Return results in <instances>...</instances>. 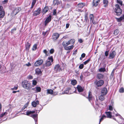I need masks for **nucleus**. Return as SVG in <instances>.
Returning a JSON list of instances; mask_svg holds the SVG:
<instances>
[{
    "mask_svg": "<svg viewBox=\"0 0 124 124\" xmlns=\"http://www.w3.org/2000/svg\"><path fill=\"white\" fill-rule=\"evenodd\" d=\"M22 87L24 89L29 90L32 88V85L30 82L27 80H24L23 81L22 83Z\"/></svg>",
    "mask_w": 124,
    "mask_h": 124,
    "instance_id": "1",
    "label": "nucleus"
},
{
    "mask_svg": "<svg viewBox=\"0 0 124 124\" xmlns=\"http://www.w3.org/2000/svg\"><path fill=\"white\" fill-rule=\"evenodd\" d=\"M115 6L116 8L115 11L116 13V14L117 16H119L122 14V11L119 5L116 4Z\"/></svg>",
    "mask_w": 124,
    "mask_h": 124,
    "instance_id": "2",
    "label": "nucleus"
},
{
    "mask_svg": "<svg viewBox=\"0 0 124 124\" xmlns=\"http://www.w3.org/2000/svg\"><path fill=\"white\" fill-rule=\"evenodd\" d=\"M53 61V59L52 56L48 57L47 58V60L46 61L45 64L46 67L49 66L51 65V62Z\"/></svg>",
    "mask_w": 124,
    "mask_h": 124,
    "instance_id": "3",
    "label": "nucleus"
},
{
    "mask_svg": "<svg viewBox=\"0 0 124 124\" xmlns=\"http://www.w3.org/2000/svg\"><path fill=\"white\" fill-rule=\"evenodd\" d=\"M116 54V53L115 51H111L110 52L109 54L108 58L110 59H113L115 57Z\"/></svg>",
    "mask_w": 124,
    "mask_h": 124,
    "instance_id": "4",
    "label": "nucleus"
},
{
    "mask_svg": "<svg viewBox=\"0 0 124 124\" xmlns=\"http://www.w3.org/2000/svg\"><path fill=\"white\" fill-rule=\"evenodd\" d=\"M104 81L102 80L96 81L95 82V83L98 87H100L102 86L104 84Z\"/></svg>",
    "mask_w": 124,
    "mask_h": 124,
    "instance_id": "5",
    "label": "nucleus"
},
{
    "mask_svg": "<svg viewBox=\"0 0 124 124\" xmlns=\"http://www.w3.org/2000/svg\"><path fill=\"white\" fill-rule=\"evenodd\" d=\"M43 62V61L42 59L37 60L34 63V66L36 67L38 66L41 65Z\"/></svg>",
    "mask_w": 124,
    "mask_h": 124,
    "instance_id": "6",
    "label": "nucleus"
},
{
    "mask_svg": "<svg viewBox=\"0 0 124 124\" xmlns=\"http://www.w3.org/2000/svg\"><path fill=\"white\" fill-rule=\"evenodd\" d=\"M51 16L50 15L46 18L44 22L45 26H46L47 24L51 21Z\"/></svg>",
    "mask_w": 124,
    "mask_h": 124,
    "instance_id": "7",
    "label": "nucleus"
},
{
    "mask_svg": "<svg viewBox=\"0 0 124 124\" xmlns=\"http://www.w3.org/2000/svg\"><path fill=\"white\" fill-rule=\"evenodd\" d=\"M32 90L35 91V93H38L40 92L41 89L39 87L36 86L35 88H32Z\"/></svg>",
    "mask_w": 124,
    "mask_h": 124,
    "instance_id": "8",
    "label": "nucleus"
},
{
    "mask_svg": "<svg viewBox=\"0 0 124 124\" xmlns=\"http://www.w3.org/2000/svg\"><path fill=\"white\" fill-rule=\"evenodd\" d=\"M41 10V8H39L37 10L34 12L33 13V15L34 16H36L39 15L40 13Z\"/></svg>",
    "mask_w": 124,
    "mask_h": 124,
    "instance_id": "9",
    "label": "nucleus"
},
{
    "mask_svg": "<svg viewBox=\"0 0 124 124\" xmlns=\"http://www.w3.org/2000/svg\"><path fill=\"white\" fill-rule=\"evenodd\" d=\"M60 35L57 33H54L53 35V39L54 40H55L57 39L59 37Z\"/></svg>",
    "mask_w": 124,
    "mask_h": 124,
    "instance_id": "10",
    "label": "nucleus"
},
{
    "mask_svg": "<svg viewBox=\"0 0 124 124\" xmlns=\"http://www.w3.org/2000/svg\"><path fill=\"white\" fill-rule=\"evenodd\" d=\"M108 92V91L107 88H103L101 91V94H103L104 95H105Z\"/></svg>",
    "mask_w": 124,
    "mask_h": 124,
    "instance_id": "11",
    "label": "nucleus"
},
{
    "mask_svg": "<svg viewBox=\"0 0 124 124\" xmlns=\"http://www.w3.org/2000/svg\"><path fill=\"white\" fill-rule=\"evenodd\" d=\"M37 114H34V115H31V116L32 117L34 120L35 121V122L36 124H38L37 123H36V122L37 121Z\"/></svg>",
    "mask_w": 124,
    "mask_h": 124,
    "instance_id": "12",
    "label": "nucleus"
},
{
    "mask_svg": "<svg viewBox=\"0 0 124 124\" xmlns=\"http://www.w3.org/2000/svg\"><path fill=\"white\" fill-rule=\"evenodd\" d=\"M100 0H93V5L94 6H96L99 4Z\"/></svg>",
    "mask_w": 124,
    "mask_h": 124,
    "instance_id": "13",
    "label": "nucleus"
},
{
    "mask_svg": "<svg viewBox=\"0 0 124 124\" xmlns=\"http://www.w3.org/2000/svg\"><path fill=\"white\" fill-rule=\"evenodd\" d=\"M39 104V102L38 100L36 101H33L31 103L32 106L34 107H36L37 105Z\"/></svg>",
    "mask_w": 124,
    "mask_h": 124,
    "instance_id": "14",
    "label": "nucleus"
},
{
    "mask_svg": "<svg viewBox=\"0 0 124 124\" xmlns=\"http://www.w3.org/2000/svg\"><path fill=\"white\" fill-rule=\"evenodd\" d=\"M69 42H70L69 41L67 42L64 41L62 43V45L64 47H66L67 46L70 44Z\"/></svg>",
    "mask_w": 124,
    "mask_h": 124,
    "instance_id": "15",
    "label": "nucleus"
},
{
    "mask_svg": "<svg viewBox=\"0 0 124 124\" xmlns=\"http://www.w3.org/2000/svg\"><path fill=\"white\" fill-rule=\"evenodd\" d=\"M55 70L56 71H59L61 69V68L60 65L59 64H57L54 67Z\"/></svg>",
    "mask_w": 124,
    "mask_h": 124,
    "instance_id": "16",
    "label": "nucleus"
},
{
    "mask_svg": "<svg viewBox=\"0 0 124 124\" xmlns=\"http://www.w3.org/2000/svg\"><path fill=\"white\" fill-rule=\"evenodd\" d=\"M31 46V44L28 42H27L25 44V48L26 50H28L29 49Z\"/></svg>",
    "mask_w": 124,
    "mask_h": 124,
    "instance_id": "17",
    "label": "nucleus"
},
{
    "mask_svg": "<svg viewBox=\"0 0 124 124\" xmlns=\"http://www.w3.org/2000/svg\"><path fill=\"white\" fill-rule=\"evenodd\" d=\"M105 114L107 118H111L112 117L111 112H106Z\"/></svg>",
    "mask_w": 124,
    "mask_h": 124,
    "instance_id": "18",
    "label": "nucleus"
},
{
    "mask_svg": "<svg viewBox=\"0 0 124 124\" xmlns=\"http://www.w3.org/2000/svg\"><path fill=\"white\" fill-rule=\"evenodd\" d=\"M77 89L78 92H82L83 90V89L80 85H78L77 87Z\"/></svg>",
    "mask_w": 124,
    "mask_h": 124,
    "instance_id": "19",
    "label": "nucleus"
},
{
    "mask_svg": "<svg viewBox=\"0 0 124 124\" xmlns=\"http://www.w3.org/2000/svg\"><path fill=\"white\" fill-rule=\"evenodd\" d=\"M35 112V111H31L28 110L27 111L26 114L25 115L27 116H29V115L32 114Z\"/></svg>",
    "mask_w": 124,
    "mask_h": 124,
    "instance_id": "20",
    "label": "nucleus"
},
{
    "mask_svg": "<svg viewBox=\"0 0 124 124\" xmlns=\"http://www.w3.org/2000/svg\"><path fill=\"white\" fill-rule=\"evenodd\" d=\"M103 3L104 4V7H106L108 3V1L107 0H103Z\"/></svg>",
    "mask_w": 124,
    "mask_h": 124,
    "instance_id": "21",
    "label": "nucleus"
},
{
    "mask_svg": "<svg viewBox=\"0 0 124 124\" xmlns=\"http://www.w3.org/2000/svg\"><path fill=\"white\" fill-rule=\"evenodd\" d=\"M73 47L74 46L73 45L70 46L65 47H64V48L66 50H69L71 49H72Z\"/></svg>",
    "mask_w": 124,
    "mask_h": 124,
    "instance_id": "22",
    "label": "nucleus"
},
{
    "mask_svg": "<svg viewBox=\"0 0 124 124\" xmlns=\"http://www.w3.org/2000/svg\"><path fill=\"white\" fill-rule=\"evenodd\" d=\"M5 15V12L3 11H2L0 14V18H2Z\"/></svg>",
    "mask_w": 124,
    "mask_h": 124,
    "instance_id": "23",
    "label": "nucleus"
},
{
    "mask_svg": "<svg viewBox=\"0 0 124 124\" xmlns=\"http://www.w3.org/2000/svg\"><path fill=\"white\" fill-rule=\"evenodd\" d=\"M47 94H52L53 93V91L51 89H47Z\"/></svg>",
    "mask_w": 124,
    "mask_h": 124,
    "instance_id": "24",
    "label": "nucleus"
},
{
    "mask_svg": "<svg viewBox=\"0 0 124 124\" xmlns=\"http://www.w3.org/2000/svg\"><path fill=\"white\" fill-rule=\"evenodd\" d=\"M36 73L37 74H40L41 72L39 68H38L35 70Z\"/></svg>",
    "mask_w": 124,
    "mask_h": 124,
    "instance_id": "25",
    "label": "nucleus"
},
{
    "mask_svg": "<svg viewBox=\"0 0 124 124\" xmlns=\"http://www.w3.org/2000/svg\"><path fill=\"white\" fill-rule=\"evenodd\" d=\"M70 89V88H67L66 90L64 92V93L63 94H70V93L69 92V91Z\"/></svg>",
    "mask_w": 124,
    "mask_h": 124,
    "instance_id": "26",
    "label": "nucleus"
},
{
    "mask_svg": "<svg viewBox=\"0 0 124 124\" xmlns=\"http://www.w3.org/2000/svg\"><path fill=\"white\" fill-rule=\"evenodd\" d=\"M48 8L47 7H46L44 8L43 10V12L44 13H45L48 11Z\"/></svg>",
    "mask_w": 124,
    "mask_h": 124,
    "instance_id": "27",
    "label": "nucleus"
},
{
    "mask_svg": "<svg viewBox=\"0 0 124 124\" xmlns=\"http://www.w3.org/2000/svg\"><path fill=\"white\" fill-rule=\"evenodd\" d=\"M123 20H124V14L123 16H121L117 19V21L118 22H120Z\"/></svg>",
    "mask_w": 124,
    "mask_h": 124,
    "instance_id": "28",
    "label": "nucleus"
},
{
    "mask_svg": "<svg viewBox=\"0 0 124 124\" xmlns=\"http://www.w3.org/2000/svg\"><path fill=\"white\" fill-rule=\"evenodd\" d=\"M103 94H101V95L100 96L99 99L100 100L102 101L104 100V96Z\"/></svg>",
    "mask_w": 124,
    "mask_h": 124,
    "instance_id": "29",
    "label": "nucleus"
},
{
    "mask_svg": "<svg viewBox=\"0 0 124 124\" xmlns=\"http://www.w3.org/2000/svg\"><path fill=\"white\" fill-rule=\"evenodd\" d=\"M97 78L99 79H101L103 77V75L101 74H98L97 75Z\"/></svg>",
    "mask_w": 124,
    "mask_h": 124,
    "instance_id": "30",
    "label": "nucleus"
},
{
    "mask_svg": "<svg viewBox=\"0 0 124 124\" xmlns=\"http://www.w3.org/2000/svg\"><path fill=\"white\" fill-rule=\"evenodd\" d=\"M92 97V95L90 91H89L88 93V98L90 101V100H91Z\"/></svg>",
    "mask_w": 124,
    "mask_h": 124,
    "instance_id": "31",
    "label": "nucleus"
},
{
    "mask_svg": "<svg viewBox=\"0 0 124 124\" xmlns=\"http://www.w3.org/2000/svg\"><path fill=\"white\" fill-rule=\"evenodd\" d=\"M37 45L36 44H34L33 45V47L32 48V50L33 51L37 49Z\"/></svg>",
    "mask_w": 124,
    "mask_h": 124,
    "instance_id": "32",
    "label": "nucleus"
},
{
    "mask_svg": "<svg viewBox=\"0 0 124 124\" xmlns=\"http://www.w3.org/2000/svg\"><path fill=\"white\" fill-rule=\"evenodd\" d=\"M78 7L80 8H82L84 6V4L82 3H80L78 4Z\"/></svg>",
    "mask_w": 124,
    "mask_h": 124,
    "instance_id": "33",
    "label": "nucleus"
},
{
    "mask_svg": "<svg viewBox=\"0 0 124 124\" xmlns=\"http://www.w3.org/2000/svg\"><path fill=\"white\" fill-rule=\"evenodd\" d=\"M106 116L105 115H103L101 117V118L100 120L99 124H100L101 122L103 119L104 118L106 117Z\"/></svg>",
    "mask_w": 124,
    "mask_h": 124,
    "instance_id": "34",
    "label": "nucleus"
},
{
    "mask_svg": "<svg viewBox=\"0 0 124 124\" xmlns=\"http://www.w3.org/2000/svg\"><path fill=\"white\" fill-rule=\"evenodd\" d=\"M119 32V31L118 30L116 29L114 32V34L115 35H117Z\"/></svg>",
    "mask_w": 124,
    "mask_h": 124,
    "instance_id": "35",
    "label": "nucleus"
},
{
    "mask_svg": "<svg viewBox=\"0 0 124 124\" xmlns=\"http://www.w3.org/2000/svg\"><path fill=\"white\" fill-rule=\"evenodd\" d=\"M99 72H104L106 70L105 68H101L99 70Z\"/></svg>",
    "mask_w": 124,
    "mask_h": 124,
    "instance_id": "36",
    "label": "nucleus"
},
{
    "mask_svg": "<svg viewBox=\"0 0 124 124\" xmlns=\"http://www.w3.org/2000/svg\"><path fill=\"white\" fill-rule=\"evenodd\" d=\"M37 84V82L35 80H33L32 83V86L34 87V86L36 85Z\"/></svg>",
    "mask_w": 124,
    "mask_h": 124,
    "instance_id": "37",
    "label": "nucleus"
},
{
    "mask_svg": "<svg viewBox=\"0 0 124 124\" xmlns=\"http://www.w3.org/2000/svg\"><path fill=\"white\" fill-rule=\"evenodd\" d=\"M68 41L70 42V44H73L75 42V40L74 39H71Z\"/></svg>",
    "mask_w": 124,
    "mask_h": 124,
    "instance_id": "38",
    "label": "nucleus"
},
{
    "mask_svg": "<svg viewBox=\"0 0 124 124\" xmlns=\"http://www.w3.org/2000/svg\"><path fill=\"white\" fill-rule=\"evenodd\" d=\"M43 53L45 54L46 55V56H49V54L47 52L46 49H44L43 51Z\"/></svg>",
    "mask_w": 124,
    "mask_h": 124,
    "instance_id": "39",
    "label": "nucleus"
},
{
    "mask_svg": "<svg viewBox=\"0 0 124 124\" xmlns=\"http://www.w3.org/2000/svg\"><path fill=\"white\" fill-rule=\"evenodd\" d=\"M109 54V51H106L105 52V56L106 57H107L108 56V55Z\"/></svg>",
    "mask_w": 124,
    "mask_h": 124,
    "instance_id": "40",
    "label": "nucleus"
},
{
    "mask_svg": "<svg viewBox=\"0 0 124 124\" xmlns=\"http://www.w3.org/2000/svg\"><path fill=\"white\" fill-rule=\"evenodd\" d=\"M90 21L94 19V16L93 14H91L90 16Z\"/></svg>",
    "mask_w": 124,
    "mask_h": 124,
    "instance_id": "41",
    "label": "nucleus"
},
{
    "mask_svg": "<svg viewBox=\"0 0 124 124\" xmlns=\"http://www.w3.org/2000/svg\"><path fill=\"white\" fill-rule=\"evenodd\" d=\"M90 59H89L86 61L84 62L83 63L84 64L86 65L89 62V61H90Z\"/></svg>",
    "mask_w": 124,
    "mask_h": 124,
    "instance_id": "42",
    "label": "nucleus"
},
{
    "mask_svg": "<svg viewBox=\"0 0 124 124\" xmlns=\"http://www.w3.org/2000/svg\"><path fill=\"white\" fill-rule=\"evenodd\" d=\"M119 92L120 93H123L124 92V89L123 87H121L119 90Z\"/></svg>",
    "mask_w": 124,
    "mask_h": 124,
    "instance_id": "43",
    "label": "nucleus"
},
{
    "mask_svg": "<svg viewBox=\"0 0 124 124\" xmlns=\"http://www.w3.org/2000/svg\"><path fill=\"white\" fill-rule=\"evenodd\" d=\"M115 70V69H114L113 70H112V71L111 72V75L110 76V77L111 78H112V77H113V76L114 75V73Z\"/></svg>",
    "mask_w": 124,
    "mask_h": 124,
    "instance_id": "44",
    "label": "nucleus"
},
{
    "mask_svg": "<svg viewBox=\"0 0 124 124\" xmlns=\"http://www.w3.org/2000/svg\"><path fill=\"white\" fill-rule=\"evenodd\" d=\"M116 1L117 3L121 5H122V1L120 0H117Z\"/></svg>",
    "mask_w": 124,
    "mask_h": 124,
    "instance_id": "45",
    "label": "nucleus"
},
{
    "mask_svg": "<svg viewBox=\"0 0 124 124\" xmlns=\"http://www.w3.org/2000/svg\"><path fill=\"white\" fill-rule=\"evenodd\" d=\"M84 67V65L83 64H80L79 66V68L80 69H82Z\"/></svg>",
    "mask_w": 124,
    "mask_h": 124,
    "instance_id": "46",
    "label": "nucleus"
},
{
    "mask_svg": "<svg viewBox=\"0 0 124 124\" xmlns=\"http://www.w3.org/2000/svg\"><path fill=\"white\" fill-rule=\"evenodd\" d=\"M58 2V0H54L53 1L54 3V5H57Z\"/></svg>",
    "mask_w": 124,
    "mask_h": 124,
    "instance_id": "47",
    "label": "nucleus"
},
{
    "mask_svg": "<svg viewBox=\"0 0 124 124\" xmlns=\"http://www.w3.org/2000/svg\"><path fill=\"white\" fill-rule=\"evenodd\" d=\"M54 52V49L52 48L49 51V52L50 54H53Z\"/></svg>",
    "mask_w": 124,
    "mask_h": 124,
    "instance_id": "48",
    "label": "nucleus"
},
{
    "mask_svg": "<svg viewBox=\"0 0 124 124\" xmlns=\"http://www.w3.org/2000/svg\"><path fill=\"white\" fill-rule=\"evenodd\" d=\"M48 33L47 31H44L42 32V34L44 36H45V35H47L48 34Z\"/></svg>",
    "mask_w": 124,
    "mask_h": 124,
    "instance_id": "49",
    "label": "nucleus"
},
{
    "mask_svg": "<svg viewBox=\"0 0 124 124\" xmlns=\"http://www.w3.org/2000/svg\"><path fill=\"white\" fill-rule=\"evenodd\" d=\"M76 83V81L75 80H73L71 81V83L73 85H75Z\"/></svg>",
    "mask_w": 124,
    "mask_h": 124,
    "instance_id": "50",
    "label": "nucleus"
},
{
    "mask_svg": "<svg viewBox=\"0 0 124 124\" xmlns=\"http://www.w3.org/2000/svg\"><path fill=\"white\" fill-rule=\"evenodd\" d=\"M116 116H119V118H120V119H123V117L122 116H121L120 115H119V114L117 113L116 114Z\"/></svg>",
    "mask_w": 124,
    "mask_h": 124,
    "instance_id": "51",
    "label": "nucleus"
},
{
    "mask_svg": "<svg viewBox=\"0 0 124 124\" xmlns=\"http://www.w3.org/2000/svg\"><path fill=\"white\" fill-rule=\"evenodd\" d=\"M16 30V28H14L13 29H12L11 30V32L12 33H13L14 32V31H15Z\"/></svg>",
    "mask_w": 124,
    "mask_h": 124,
    "instance_id": "52",
    "label": "nucleus"
},
{
    "mask_svg": "<svg viewBox=\"0 0 124 124\" xmlns=\"http://www.w3.org/2000/svg\"><path fill=\"white\" fill-rule=\"evenodd\" d=\"M77 49H76V50H75V51H74L73 52V55H75V54H76L77 53Z\"/></svg>",
    "mask_w": 124,
    "mask_h": 124,
    "instance_id": "53",
    "label": "nucleus"
},
{
    "mask_svg": "<svg viewBox=\"0 0 124 124\" xmlns=\"http://www.w3.org/2000/svg\"><path fill=\"white\" fill-rule=\"evenodd\" d=\"M113 109V107L111 105H109V109L110 110H112Z\"/></svg>",
    "mask_w": 124,
    "mask_h": 124,
    "instance_id": "54",
    "label": "nucleus"
},
{
    "mask_svg": "<svg viewBox=\"0 0 124 124\" xmlns=\"http://www.w3.org/2000/svg\"><path fill=\"white\" fill-rule=\"evenodd\" d=\"M39 109L38 110V111H39V112L40 111V110H41L42 109L43 107L41 105L39 106Z\"/></svg>",
    "mask_w": 124,
    "mask_h": 124,
    "instance_id": "55",
    "label": "nucleus"
},
{
    "mask_svg": "<svg viewBox=\"0 0 124 124\" xmlns=\"http://www.w3.org/2000/svg\"><path fill=\"white\" fill-rule=\"evenodd\" d=\"M18 87L17 85L15 86L13 88H12V90H17V89Z\"/></svg>",
    "mask_w": 124,
    "mask_h": 124,
    "instance_id": "56",
    "label": "nucleus"
},
{
    "mask_svg": "<svg viewBox=\"0 0 124 124\" xmlns=\"http://www.w3.org/2000/svg\"><path fill=\"white\" fill-rule=\"evenodd\" d=\"M37 0H33L32 3V4L34 5L35 4Z\"/></svg>",
    "mask_w": 124,
    "mask_h": 124,
    "instance_id": "57",
    "label": "nucleus"
},
{
    "mask_svg": "<svg viewBox=\"0 0 124 124\" xmlns=\"http://www.w3.org/2000/svg\"><path fill=\"white\" fill-rule=\"evenodd\" d=\"M85 55V54L83 53L81 55V57H83V58H84Z\"/></svg>",
    "mask_w": 124,
    "mask_h": 124,
    "instance_id": "58",
    "label": "nucleus"
},
{
    "mask_svg": "<svg viewBox=\"0 0 124 124\" xmlns=\"http://www.w3.org/2000/svg\"><path fill=\"white\" fill-rule=\"evenodd\" d=\"M70 26V24L69 23H67L66 24V29L68 28Z\"/></svg>",
    "mask_w": 124,
    "mask_h": 124,
    "instance_id": "59",
    "label": "nucleus"
},
{
    "mask_svg": "<svg viewBox=\"0 0 124 124\" xmlns=\"http://www.w3.org/2000/svg\"><path fill=\"white\" fill-rule=\"evenodd\" d=\"M56 10L55 9L54 10V12L53 13V15H56Z\"/></svg>",
    "mask_w": 124,
    "mask_h": 124,
    "instance_id": "60",
    "label": "nucleus"
},
{
    "mask_svg": "<svg viewBox=\"0 0 124 124\" xmlns=\"http://www.w3.org/2000/svg\"><path fill=\"white\" fill-rule=\"evenodd\" d=\"M90 22H92L94 24H95L96 23L94 20V19L90 21Z\"/></svg>",
    "mask_w": 124,
    "mask_h": 124,
    "instance_id": "61",
    "label": "nucleus"
},
{
    "mask_svg": "<svg viewBox=\"0 0 124 124\" xmlns=\"http://www.w3.org/2000/svg\"><path fill=\"white\" fill-rule=\"evenodd\" d=\"M8 0H5L4 1H2V3L3 4H5L8 1Z\"/></svg>",
    "mask_w": 124,
    "mask_h": 124,
    "instance_id": "62",
    "label": "nucleus"
},
{
    "mask_svg": "<svg viewBox=\"0 0 124 124\" xmlns=\"http://www.w3.org/2000/svg\"><path fill=\"white\" fill-rule=\"evenodd\" d=\"M85 20L87 21L88 19V17L87 15H85Z\"/></svg>",
    "mask_w": 124,
    "mask_h": 124,
    "instance_id": "63",
    "label": "nucleus"
},
{
    "mask_svg": "<svg viewBox=\"0 0 124 124\" xmlns=\"http://www.w3.org/2000/svg\"><path fill=\"white\" fill-rule=\"evenodd\" d=\"M78 41L80 43H81L83 42V40L81 39H79L78 40Z\"/></svg>",
    "mask_w": 124,
    "mask_h": 124,
    "instance_id": "64",
    "label": "nucleus"
}]
</instances>
